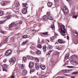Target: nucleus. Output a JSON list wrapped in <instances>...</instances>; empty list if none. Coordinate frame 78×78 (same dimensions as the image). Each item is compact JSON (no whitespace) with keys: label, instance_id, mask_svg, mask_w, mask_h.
Masks as SVG:
<instances>
[{"label":"nucleus","instance_id":"nucleus-20","mask_svg":"<svg viewBox=\"0 0 78 78\" xmlns=\"http://www.w3.org/2000/svg\"><path fill=\"white\" fill-rule=\"evenodd\" d=\"M1 3L2 5L3 6L5 5V2H1Z\"/></svg>","mask_w":78,"mask_h":78},{"label":"nucleus","instance_id":"nucleus-30","mask_svg":"<svg viewBox=\"0 0 78 78\" xmlns=\"http://www.w3.org/2000/svg\"><path fill=\"white\" fill-rule=\"evenodd\" d=\"M77 73H78V71H75L73 72L72 74H77Z\"/></svg>","mask_w":78,"mask_h":78},{"label":"nucleus","instance_id":"nucleus-37","mask_svg":"<svg viewBox=\"0 0 78 78\" xmlns=\"http://www.w3.org/2000/svg\"><path fill=\"white\" fill-rule=\"evenodd\" d=\"M4 22H5V21H0V23L1 24H3V23H4Z\"/></svg>","mask_w":78,"mask_h":78},{"label":"nucleus","instance_id":"nucleus-46","mask_svg":"<svg viewBox=\"0 0 78 78\" xmlns=\"http://www.w3.org/2000/svg\"><path fill=\"white\" fill-rule=\"evenodd\" d=\"M3 71L6 72V69H3Z\"/></svg>","mask_w":78,"mask_h":78},{"label":"nucleus","instance_id":"nucleus-9","mask_svg":"<svg viewBox=\"0 0 78 78\" xmlns=\"http://www.w3.org/2000/svg\"><path fill=\"white\" fill-rule=\"evenodd\" d=\"M48 19H49V20H53V18L51 16H50L48 17Z\"/></svg>","mask_w":78,"mask_h":78},{"label":"nucleus","instance_id":"nucleus-47","mask_svg":"<svg viewBox=\"0 0 78 78\" xmlns=\"http://www.w3.org/2000/svg\"><path fill=\"white\" fill-rule=\"evenodd\" d=\"M68 67H69V68H72L73 67L72 66H67Z\"/></svg>","mask_w":78,"mask_h":78},{"label":"nucleus","instance_id":"nucleus-34","mask_svg":"<svg viewBox=\"0 0 78 78\" xmlns=\"http://www.w3.org/2000/svg\"><path fill=\"white\" fill-rule=\"evenodd\" d=\"M11 16L9 15V16H7L6 17V18H7V19H10V18H11Z\"/></svg>","mask_w":78,"mask_h":78},{"label":"nucleus","instance_id":"nucleus-33","mask_svg":"<svg viewBox=\"0 0 78 78\" xmlns=\"http://www.w3.org/2000/svg\"><path fill=\"white\" fill-rule=\"evenodd\" d=\"M42 34H43L44 35H48V32L43 33Z\"/></svg>","mask_w":78,"mask_h":78},{"label":"nucleus","instance_id":"nucleus-59","mask_svg":"<svg viewBox=\"0 0 78 78\" xmlns=\"http://www.w3.org/2000/svg\"><path fill=\"white\" fill-rule=\"evenodd\" d=\"M55 36H58V35L57 34H55Z\"/></svg>","mask_w":78,"mask_h":78},{"label":"nucleus","instance_id":"nucleus-24","mask_svg":"<svg viewBox=\"0 0 78 78\" xmlns=\"http://www.w3.org/2000/svg\"><path fill=\"white\" fill-rule=\"evenodd\" d=\"M44 51H46V48H47V47L46 46H44L43 47Z\"/></svg>","mask_w":78,"mask_h":78},{"label":"nucleus","instance_id":"nucleus-26","mask_svg":"<svg viewBox=\"0 0 78 78\" xmlns=\"http://www.w3.org/2000/svg\"><path fill=\"white\" fill-rule=\"evenodd\" d=\"M34 72V70L33 69H31L30 71V73H32Z\"/></svg>","mask_w":78,"mask_h":78},{"label":"nucleus","instance_id":"nucleus-21","mask_svg":"<svg viewBox=\"0 0 78 78\" xmlns=\"http://www.w3.org/2000/svg\"><path fill=\"white\" fill-rule=\"evenodd\" d=\"M28 37V35H25L23 36V38H27Z\"/></svg>","mask_w":78,"mask_h":78},{"label":"nucleus","instance_id":"nucleus-22","mask_svg":"<svg viewBox=\"0 0 78 78\" xmlns=\"http://www.w3.org/2000/svg\"><path fill=\"white\" fill-rule=\"evenodd\" d=\"M47 48L48 49H51L53 48V47L51 45H49L47 47Z\"/></svg>","mask_w":78,"mask_h":78},{"label":"nucleus","instance_id":"nucleus-35","mask_svg":"<svg viewBox=\"0 0 78 78\" xmlns=\"http://www.w3.org/2000/svg\"><path fill=\"white\" fill-rule=\"evenodd\" d=\"M3 67H4V68H6L7 67V66L5 64V65H3Z\"/></svg>","mask_w":78,"mask_h":78},{"label":"nucleus","instance_id":"nucleus-10","mask_svg":"<svg viewBox=\"0 0 78 78\" xmlns=\"http://www.w3.org/2000/svg\"><path fill=\"white\" fill-rule=\"evenodd\" d=\"M23 5L24 7H25L26 8H28V4L27 3H23Z\"/></svg>","mask_w":78,"mask_h":78},{"label":"nucleus","instance_id":"nucleus-18","mask_svg":"<svg viewBox=\"0 0 78 78\" xmlns=\"http://www.w3.org/2000/svg\"><path fill=\"white\" fill-rule=\"evenodd\" d=\"M69 56V54H67L66 55V56L65 58V59H68Z\"/></svg>","mask_w":78,"mask_h":78},{"label":"nucleus","instance_id":"nucleus-50","mask_svg":"<svg viewBox=\"0 0 78 78\" xmlns=\"http://www.w3.org/2000/svg\"><path fill=\"white\" fill-rule=\"evenodd\" d=\"M59 0H54L55 2H58Z\"/></svg>","mask_w":78,"mask_h":78},{"label":"nucleus","instance_id":"nucleus-4","mask_svg":"<svg viewBox=\"0 0 78 78\" xmlns=\"http://www.w3.org/2000/svg\"><path fill=\"white\" fill-rule=\"evenodd\" d=\"M16 25V24L15 23H12L9 25V28H11L13 26H14V25Z\"/></svg>","mask_w":78,"mask_h":78},{"label":"nucleus","instance_id":"nucleus-60","mask_svg":"<svg viewBox=\"0 0 78 78\" xmlns=\"http://www.w3.org/2000/svg\"><path fill=\"white\" fill-rule=\"evenodd\" d=\"M60 78H64L62 77H60Z\"/></svg>","mask_w":78,"mask_h":78},{"label":"nucleus","instance_id":"nucleus-7","mask_svg":"<svg viewBox=\"0 0 78 78\" xmlns=\"http://www.w3.org/2000/svg\"><path fill=\"white\" fill-rule=\"evenodd\" d=\"M23 14H26L27 12V10L26 8H24L23 10Z\"/></svg>","mask_w":78,"mask_h":78},{"label":"nucleus","instance_id":"nucleus-25","mask_svg":"<svg viewBox=\"0 0 78 78\" xmlns=\"http://www.w3.org/2000/svg\"><path fill=\"white\" fill-rule=\"evenodd\" d=\"M51 28L53 30H55V26L54 25H52L51 26Z\"/></svg>","mask_w":78,"mask_h":78},{"label":"nucleus","instance_id":"nucleus-43","mask_svg":"<svg viewBox=\"0 0 78 78\" xmlns=\"http://www.w3.org/2000/svg\"><path fill=\"white\" fill-rule=\"evenodd\" d=\"M15 77L13 76H12L11 77H9V78H14Z\"/></svg>","mask_w":78,"mask_h":78},{"label":"nucleus","instance_id":"nucleus-39","mask_svg":"<svg viewBox=\"0 0 78 78\" xmlns=\"http://www.w3.org/2000/svg\"><path fill=\"white\" fill-rule=\"evenodd\" d=\"M23 60L24 61H27V58L25 57H24L23 58Z\"/></svg>","mask_w":78,"mask_h":78},{"label":"nucleus","instance_id":"nucleus-61","mask_svg":"<svg viewBox=\"0 0 78 78\" xmlns=\"http://www.w3.org/2000/svg\"><path fill=\"white\" fill-rule=\"evenodd\" d=\"M43 42H44V41H42V42H43Z\"/></svg>","mask_w":78,"mask_h":78},{"label":"nucleus","instance_id":"nucleus-53","mask_svg":"<svg viewBox=\"0 0 78 78\" xmlns=\"http://www.w3.org/2000/svg\"><path fill=\"white\" fill-rule=\"evenodd\" d=\"M46 41H48V42H50V41H49V40H48V39H47Z\"/></svg>","mask_w":78,"mask_h":78},{"label":"nucleus","instance_id":"nucleus-57","mask_svg":"<svg viewBox=\"0 0 78 78\" xmlns=\"http://www.w3.org/2000/svg\"><path fill=\"white\" fill-rule=\"evenodd\" d=\"M16 30H18V27H16Z\"/></svg>","mask_w":78,"mask_h":78},{"label":"nucleus","instance_id":"nucleus-11","mask_svg":"<svg viewBox=\"0 0 78 78\" xmlns=\"http://www.w3.org/2000/svg\"><path fill=\"white\" fill-rule=\"evenodd\" d=\"M72 69H69V70H64L63 71V72H64V73H66V72H69V71H72Z\"/></svg>","mask_w":78,"mask_h":78},{"label":"nucleus","instance_id":"nucleus-49","mask_svg":"<svg viewBox=\"0 0 78 78\" xmlns=\"http://www.w3.org/2000/svg\"><path fill=\"white\" fill-rule=\"evenodd\" d=\"M41 78H45V76H41Z\"/></svg>","mask_w":78,"mask_h":78},{"label":"nucleus","instance_id":"nucleus-14","mask_svg":"<svg viewBox=\"0 0 78 78\" xmlns=\"http://www.w3.org/2000/svg\"><path fill=\"white\" fill-rule=\"evenodd\" d=\"M74 36L76 37L78 36V33L76 31H74Z\"/></svg>","mask_w":78,"mask_h":78},{"label":"nucleus","instance_id":"nucleus-5","mask_svg":"<svg viewBox=\"0 0 78 78\" xmlns=\"http://www.w3.org/2000/svg\"><path fill=\"white\" fill-rule=\"evenodd\" d=\"M58 41L59 44H64L65 43V42L63 41H62V40L61 39H58Z\"/></svg>","mask_w":78,"mask_h":78},{"label":"nucleus","instance_id":"nucleus-19","mask_svg":"<svg viewBox=\"0 0 78 78\" xmlns=\"http://www.w3.org/2000/svg\"><path fill=\"white\" fill-rule=\"evenodd\" d=\"M37 48H42V46L40 44H38L37 46Z\"/></svg>","mask_w":78,"mask_h":78},{"label":"nucleus","instance_id":"nucleus-54","mask_svg":"<svg viewBox=\"0 0 78 78\" xmlns=\"http://www.w3.org/2000/svg\"><path fill=\"white\" fill-rule=\"evenodd\" d=\"M71 78H75V77L74 76H72L71 77Z\"/></svg>","mask_w":78,"mask_h":78},{"label":"nucleus","instance_id":"nucleus-48","mask_svg":"<svg viewBox=\"0 0 78 78\" xmlns=\"http://www.w3.org/2000/svg\"><path fill=\"white\" fill-rule=\"evenodd\" d=\"M19 23V24H22V21H20Z\"/></svg>","mask_w":78,"mask_h":78},{"label":"nucleus","instance_id":"nucleus-36","mask_svg":"<svg viewBox=\"0 0 78 78\" xmlns=\"http://www.w3.org/2000/svg\"><path fill=\"white\" fill-rule=\"evenodd\" d=\"M8 39H6L4 41V43H6V42H8Z\"/></svg>","mask_w":78,"mask_h":78},{"label":"nucleus","instance_id":"nucleus-62","mask_svg":"<svg viewBox=\"0 0 78 78\" xmlns=\"http://www.w3.org/2000/svg\"><path fill=\"white\" fill-rule=\"evenodd\" d=\"M77 43H78V41H77Z\"/></svg>","mask_w":78,"mask_h":78},{"label":"nucleus","instance_id":"nucleus-38","mask_svg":"<svg viewBox=\"0 0 78 78\" xmlns=\"http://www.w3.org/2000/svg\"><path fill=\"white\" fill-rule=\"evenodd\" d=\"M47 15H48V16H50V12H47Z\"/></svg>","mask_w":78,"mask_h":78},{"label":"nucleus","instance_id":"nucleus-42","mask_svg":"<svg viewBox=\"0 0 78 78\" xmlns=\"http://www.w3.org/2000/svg\"><path fill=\"white\" fill-rule=\"evenodd\" d=\"M77 17H78V16H75L73 17V18H75L76 19Z\"/></svg>","mask_w":78,"mask_h":78},{"label":"nucleus","instance_id":"nucleus-1","mask_svg":"<svg viewBox=\"0 0 78 78\" xmlns=\"http://www.w3.org/2000/svg\"><path fill=\"white\" fill-rule=\"evenodd\" d=\"M59 30L61 31V34L62 36H64L66 35V33L67 32L66 29H65L64 26H59Z\"/></svg>","mask_w":78,"mask_h":78},{"label":"nucleus","instance_id":"nucleus-29","mask_svg":"<svg viewBox=\"0 0 78 78\" xmlns=\"http://www.w3.org/2000/svg\"><path fill=\"white\" fill-rule=\"evenodd\" d=\"M51 53V51H49L47 53V55H50V53Z\"/></svg>","mask_w":78,"mask_h":78},{"label":"nucleus","instance_id":"nucleus-40","mask_svg":"<svg viewBox=\"0 0 78 78\" xmlns=\"http://www.w3.org/2000/svg\"><path fill=\"white\" fill-rule=\"evenodd\" d=\"M51 40H54V37L52 36L51 37Z\"/></svg>","mask_w":78,"mask_h":78},{"label":"nucleus","instance_id":"nucleus-6","mask_svg":"<svg viewBox=\"0 0 78 78\" xmlns=\"http://www.w3.org/2000/svg\"><path fill=\"white\" fill-rule=\"evenodd\" d=\"M33 62H30V63H29V66L30 68H32V67H33Z\"/></svg>","mask_w":78,"mask_h":78},{"label":"nucleus","instance_id":"nucleus-8","mask_svg":"<svg viewBox=\"0 0 78 78\" xmlns=\"http://www.w3.org/2000/svg\"><path fill=\"white\" fill-rule=\"evenodd\" d=\"M27 73V72L25 70H23V75H26Z\"/></svg>","mask_w":78,"mask_h":78},{"label":"nucleus","instance_id":"nucleus-12","mask_svg":"<svg viewBox=\"0 0 78 78\" xmlns=\"http://www.w3.org/2000/svg\"><path fill=\"white\" fill-rule=\"evenodd\" d=\"M15 61L16 59L14 57L12 58L11 60V61L12 62H14Z\"/></svg>","mask_w":78,"mask_h":78},{"label":"nucleus","instance_id":"nucleus-13","mask_svg":"<svg viewBox=\"0 0 78 78\" xmlns=\"http://www.w3.org/2000/svg\"><path fill=\"white\" fill-rule=\"evenodd\" d=\"M35 67L37 70H38L39 69V66L38 64H36L35 65Z\"/></svg>","mask_w":78,"mask_h":78},{"label":"nucleus","instance_id":"nucleus-32","mask_svg":"<svg viewBox=\"0 0 78 78\" xmlns=\"http://www.w3.org/2000/svg\"><path fill=\"white\" fill-rule=\"evenodd\" d=\"M3 14V12L1 11H0V16H2Z\"/></svg>","mask_w":78,"mask_h":78},{"label":"nucleus","instance_id":"nucleus-15","mask_svg":"<svg viewBox=\"0 0 78 78\" xmlns=\"http://www.w3.org/2000/svg\"><path fill=\"white\" fill-rule=\"evenodd\" d=\"M36 53L38 55H39L40 54H41V51H39V50H37Z\"/></svg>","mask_w":78,"mask_h":78},{"label":"nucleus","instance_id":"nucleus-58","mask_svg":"<svg viewBox=\"0 0 78 78\" xmlns=\"http://www.w3.org/2000/svg\"><path fill=\"white\" fill-rule=\"evenodd\" d=\"M57 78H60V76H58Z\"/></svg>","mask_w":78,"mask_h":78},{"label":"nucleus","instance_id":"nucleus-23","mask_svg":"<svg viewBox=\"0 0 78 78\" xmlns=\"http://www.w3.org/2000/svg\"><path fill=\"white\" fill-rule=\"evenodd\" d=\"M43 19L44 20H47V16H44L43 17Z\"/></svg>","mask_w":78,"mask_h":78},{"label":"nucleus","instance_id":"nucleus-56","mask_svg":"<svg viewBox=\"0 0 78 78\" xmlns=\"http://www.w3.org/2000/svg\"><path fill=\"white\" fill-rule=\"evenodd\" d=\"M67 39H69V37L68 36H67Z\"/></svg>","mask_w":78,"mask_h":78},{"label":"nucleus","instance_id":"nucleus-51","mask_svg":"<svg viewBox=\"0 0 78 78\" xmlns=\"http://www.w3.org/2000/svg\"><path fill=\"white\" fill-rule=\"evenodd\" d=\"M17 6H19L20 5V4H17Z\"/></svg>","mask_w":78,"mask_h":78},{"label":"nucleus","instance_id":"nucleus-28","mask_svg":"<svg viewBox=\"0 0 78 78\" xmlns=\"http://www.w3.org/2000/svg\"><path fill=\"white\" fill-rule=\"evenodd\" d=\"M25 67V66H24V65L22 64L21 65V68L22 69H24V68Z\"/></svg>","mask_w":78,"mask_h":78},{"label":"nucleus","instance_id":"nucleus-16","mask_svg":"<svg viewBox=\"0 0 78 78\" xmlns=\"http://www.w3.org/2000/svg\"><path fill=\"white\" fill-rule=\"evenodd\" d=\"M41 69H42L43 70H44V69H45V67L44 65H41Z\"/></svg>","mask_w":78,"mask_h":78},{"label":"nucleus","instance_id":"nucleus-17","mask_svg":"<svg viewBox=\"0 0 78 78\" xmlns=\"http://www.w3.org/2000/svg\"><path fill=\"white\" fill-rule=\"evenodd\" d=\"M52 5V3L51 2H49L48 3V6H51Z\"/></svg>","mask_w":78,"mask_h":78},{"label":"nucleus","instance_id":"nucleus-41","mask_svg":"<svg viewBox=\"0 0 78 78\" xmlns=\"http://www.w3.org/2000/svg\"><path fill=\"white\" fill-rule=\"evenodd\" d=\"M12 39L13 41L15 40V37H12L11 38Z\"/></svg>","mask_w":78,"mask_h":78},{"label":"nucleus","instance_id":"nucleus-27","mask_svg":"<svg viewBox=\"0 0 78 78\" xmlns=\"http://www.w3.org/2000/svg\"><path fill=\"white\" fill-rule=\"evenodd\" d=\"M35 61H36V62H39V60L37 58H35Z\"/></svg>","mask_w":78,"mask_h":78},{"label":"nucleus","instance_id":"nucleus-45","mask_svg":"<svg viewBox=\"0 0 78 78\" xmlns=\"http://www.w3.org/2000/svg\"><path fill=\"white\" fill-rule=\"evenodd\" d=\"M3 62H6V59H5L3 61Z\"/></svg>","mask_w":78,"mask_h":78},{"label":"nucleus","instance_id":"nucleus-55","mask_svg":"<svg viewBox=\"0 0 78 78\" xmlns=\"http://www.w3.org/2000/svg\"><path fill=\"white\" fill-rule=\"evenodd\" d=\"M67 1H68V2H70L71 0H66Z\"/></svg>","mask_w":78,"mask_h":78},{"label":"nucleus","instance_id":"nucleus-2","mask_svg":"<svg viewBox=\"0 0 78 78\" xmlns=\"http://www.w3.org/2000/svg\"><path fill=\"white\" fill-rule=\"evenodd\" d=\"M63 9L64 12H65V13H68V12H69V10L67 7H64L63 8Z\"/></svg>","mask_w":78,"mask_h":78},{"label":"nucleus","instance_id":"nucleus-31","mask_svg":"<svg viewBox=\"0 0 78 78\" xmlns=\"http://www.w3.org/2000/svg\"><path fill=\"white\" fill-rule=\"evenodd\" d=\"M27 42H28V41H25V42H23L22 43V45H23V44H27Z\"/></svg>","mask_w":78,"mask_h":78},{"label":"nucleus","instance_id":"nucleus-44","mask_svg":"<svg viewBox=\"0 0 78 78\" xmlns=\"http://www.w3.org/2000/svg\"><path fill=\"white\" fill-rule=\"evenodd\" d=\"M0 32L1 33H5V32L2 30H1L0 31Z\"/></svg>","mask_w":78,"mask_h":78},{"label":"nucleus","instance_id":"nucleus-3","mask_svg":"<svg viewBox=\"0 0 78 78\" xmlns=\"http://www.w3.org/2000/svg\"><path fill=\"white\" fill-rule=\"evenodd\" d=\"M10 54H11V51L10 50H8L5 53V55L6 56H9V55H10Z\"/></svg>","mask_w":78,"mask_h":78},{"label":"nucleus","instance_id":"nucleus-52","mask_svg":"<svg viewBox=\"0 0 78 78\" xmlns=\"http://www.w3.org/2000/svg\"><path fill=\"white\" fill-rule=\"evenodd\" d=\"M17 52L18 53H19V49H18L17 51Z\"/></svg>","mask_w":78,"mask_h":78}]
</instances>
